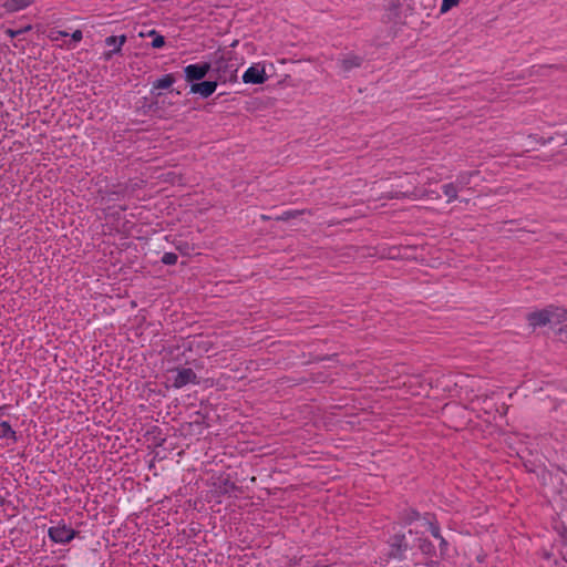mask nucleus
Here are the masks:
<instances>
[{"mask_svg": "<svg viewBox=\"0 0 567 567\" xmlns=\"http://www.w3.org/2000/svg\"><path fill=\"white\" fill-rule=\"evenodd\" d=\"M75 532L72 528L63 526H54L49 529V536L54 543H69L73 539Z\"/></svg>", "mask_w": 567, "mask_h": 567, "instance_id": "5", "label": "nucleus"}, {"mask_svg": "<svg viewBox=\"0 0 567 567\" xmlns=\"http://www.w3.org/2000/svg\"><path fill=\"white\" fill-rule=\"evenodd\" d=\"M58 34L61 35V37H68V32L65 31H58Z\"/></svg>", "mask_w": 567, "mask_h": 567, "instance_id": "30", "label": "nucleus"}, {"mask_svg": "<svg viewBox=\"0 0 567 567\" xmlns=\"http://www.w3.org/2000/svg\"><path fill=\"white\" fill-rule=\"evenodd\" d=\"M175 82V76L173 74H166L161 79H157L155 82H153V89L154 90H162V89H168L171 87Z\"/></svg>", "mask_w": 567, "mask_h": 567, "instance_id": "13", "label": "nucleus"}, {"mask_svg": "<svg viewBox=\"0 0 567 567\" xmlns=\"http://www.w3.org/2000/svg\"><path fill=\"white\" fill-rule=\"evenodd\" d=\"M476 175H478V171L463 172L457 175L456 181L454 183L458 185V189L461 190L465 187H468L472 178Z\"/></svg>", "mask_w": 567, "mask_h": 567, "instance_id": "12", "label": "nucleus"}, {"mask_svg": "<svg viewBox=\"0 0 567 567\" xmlns=\"http://www.w3.org/2000/svg\"><path fill=\"white\" fill-rule=\"evenodd\" d=\"M148 34L154 37V39L151 43L154 49H159V48L164 47L165 39L163 35L157 34L155 30H152Z\"/></svg>", "mask_w": 567, "mask_h": 567, "instance_id": "19", "label": "nucleus"}, {"mask_svg": "<svg viewBox=\"0 0 567 567\" xmlns=\"http://www.w3.org/2000/svg\"><path fill=\"white\" fill-rule=\"evenodd\" d=\"M303 213H305V210H289V212H285L280 216H276L275 219L276 220L286 221V220H289L291 218H296V217L300 216Z\"/></svg>", "mask_w": 567, "mask_h": 567, "instance_id": "18", "label": "nucleus"}, {"mask_svg": "<svg viewBox=\"0 0 567 567\" xmlns=\"http://www.w3.org/2000/svg\"><path fill=\"white\" fill-rule=\"evenodd\" d=\"M460 0H443L441 6V13H446L453 7L457 6Z\"/></svg>", "mask_w": 567, "mask_h": 567, "instance_id": "21", "label": "nucleus"}, {"mask_svg": "<svg viewBox=\"0 0 567 567\" xmlns=\"http://www.w3.org/2000/svg\"><path fill=\"white\" fill-rule=\"evenodd\" d=\"M550 316L548 308L543 309L540 311L530 312L527 315V320L530 326L535 327H543L548 323H550Z\"/></svg>", "mask_w": 567, "mask_h": 567, "instance_id": "8", "label": "nucleus"}, {"mask_svg": "<svg viewBox=\"0 0 567 567\" xmlns=\"http://www.w3.org/2000/svg\"><path fill=\"white\" fill-rule=\"evenodd\" d=\"M125 41H126L125 35H120V37L112 35V37L106 38L105 43L109 47L116 45L115 49L113 50V52H118L121 47L125 43Z\"/></svg>", "mask_w": 567, "mask_h": 567, "instance_id": "15", "label": "nucleus"}, {"mask_svg": "<svg viewBox=\"0 0 567 567\" xmlns=\"http://www.w3.org/2000/svg\"><path fill=\"white\" fill-rule=\"evenodd\" d=\"M559 334L564 340H567V324L559 329Z\"/></svg>", "mask_w": 567, "mask_h": 567, "instance_id": "28", "label": "nucleus"}, {"mask_svg": "<svg viewBox=\"0 0 567 567\" xmlns=\"http://www.w3.org/2000/svg\"><path fill=\"white\" fill-rule=\"evenodd\" d=\"M176 374L173 379V386L176 389L183 388L189 383L197 384V375L190 368L176 369Z\"/></svg>", "mask_w": 567, "mask_h": 567, "instance_id": "3", "label": "nucleus"}, {"mask_svg": "<svg viewBox=\"0 0 567 567\" xmlns=\"http://www.w3.org/2000/svg\"><path fill=\"white\" fill-rule=\"evenodd\" d=\"M0 437H12L16 440V432L8 422L0 423Z\"/></svg>", "mask_w": 567, "mask_h": 567, "instance_id": "16", "label": "nucleus"}, {"mask_svg": "<svg viewBox=\"0 0 567 567\" xmlns=\"http://www.w3.org/2000/svg\"><path fill=\"white\" fill-rule=\"evenodd\" d=\"M550 316V323H560L567 321V310L558 309V308H548Z\"/></svg>", "mask_w": 567, "mask_h": 567, "instance_id": "14", "label": "nucleus"}, {"mask_svg": "<svg viewBox=\"0 0 567 567\" xmlns=\"http://www.w3.org/2000/svg\"><path fill=\"white\" fill-rule=\"evenodd\" d=\"M216 71L218 73V79L224 82L237 80V68L235 62L220 59L216 62Z\"/></svg>", "mask_w": 567, "mask_h": 567, "instance_id": "2", "label": "nucleus"}, {"mask_svg": "<svg viewBox=\"0 0 567 567\" xmlns=\"http://www.w3.org/2000/svg\"><path fill=\"white\" fill-rule=\"evenodd\" d=\"M177 248H178V250H181L183 254H186V251H185V247H181V246H178Z\"/></svg>", "mask_w": 567, "mask_h": 567, "instance_id": "31", "label": "nucleus"}, {"mask_svg": "<svg viewBox=\"0 0 567 567\" xmlns=\"http://www.w3.org/2000/svg\"><path fill=\"white\" fill-rule=\"evenodd\" d=\"M72 40L74 41H81L82 40V31L81 30H75L73 33H72Z\"/></svg>", "mask_w": 567, "mask_h": 567, "instance_id": "25", "label": "nucleus"}, {"mask_svg": "<svg viewBox=\"0 0 567 567\" xmlns=\"http://www.w3.org/2000/svg\"><path fill=\"white\" fill-rule=\"evenodd\" d=\"M177 248H178V250H181L183 254H186V251H185V247H181V246H178Z\"/></svg>", "mask_w": 567, "mask_h": 567, "instance_id": "32", "label": "nucleus"}, {"mask_svg": "<svg viewBox=\"0 0 567 567\" xmlns=\"http://www.w3.org/2000/svg\"><path fill=\"white\" fill-rule=\"evenodd\" d=\"M420 195L417 193L416 189H414L413 192L409 193H402V192H396L394 193L393 195H391V198H400V197H413V198H417Z\"/></svg>", "mask_w": 567, "mask_h": 567, "instance_id": "23", "label": "nucleus"}, {"mask_svg": "<svg viewBox=\"0 0 567 567\" xmlns=\"http://www.w3.org/2000/svg\"><path fill=\"white\" fill-rule=\"evenodd\" d=\"M420 517V514L416 511H411V513L408 516V522L411 523L412 520H415Z\"/></svg>", "mask_w": 567, "mask_h": 567, "instance_id": "26", "label": "nucleus"}, {"mask_svg": "<svg viewBox=\"0 0 567 567\" xmlns=\"http://www.w3.org/2000/svg\"><path fill=\"white\" fill-rule=\"evenodd\" d=\"M423 195L430 196L431 198L439 199L440 195L433 190L425 192Z\"/></svg>", "mask_w": 567, "mask_h": 567, "instance_id": "27", "label": "nucleus"}, {"mask_svg": "<svg viewBox=\"0 0 567 567\" xmlns=\"http://www.w3.org/2000/svg\"><path fill=\"white\" fill-rule=\"evenodd\" d=\"M442 192L447 203H452L458 198V185L455 183H446L442 186Z\"/></svg>", "mask_w": 567, "mask_h": 567, "instance_id": "11", "label": "nucleus"}, {"mask_svg": "<svg viewBox=\"0 0 567 567\" xmlns=\"http://www.w3.org/2000/svg\"><path fill=\"white\" fill-rule=\"evenodd\" d=\"M31 29H32V25L28 24V25H25L24 28L19 29V30L7 29V30L4 31V33H6L8 37H10V38H12V39H13V38H17V37H18V35H20V34H23V33H25V32L30 31Z\"/></svg>", "mask_w": 567, "mask_h": 567, "instance_id": "20", "label": "nucleus"}, {"mask_svg": "<svg viewBox=\"0 0 567 567\" xmlns=\"http://www.w3.org/2000/svg\"><path fill=\"white\" fill-rule=\"evenodd\" d=\"M362 64V58L358 55H348L340 61L341 69L344 72H349L352 69L360 68Z\"/></svg>", "mask_w": 567, "mask_h": 567, "instance_id": "10", "label": "nucleus"}, {"mask_svg": "<svg viewBox=\"0 0 567 567\" xmlns=\"http://www.w3.org/2000/svg\"><path fill=\"white\" fill-rule=\"evenodd\" d=\"M419 548L422 554L431 556L434 553V546L429 539H420Z\"/></svg>", "mask_w": 567, "mask_h": 567, "instance_id": "17", "label": "nucleus"}, {"mask_svg": "<svg viewBox=\"0 0 567 567\" xmlns=\"http://www.w3.org/2000/svg\"><path fill=\"white\" fill-rule=\"evenodd\" d=\"M210 70L209 63L189 64L184 69L187 82L199 81L204 79Z\"/></svg>", "mask_w": 567, "mask_h": 567, "instance_id": "4", "label": "nucleus"}, {"mask_svg": "<svg viewBox=\"0 0 567 567\" xmlns=\"http://www.w3.org/2000/svg\"><path fill=\"white\" fill-rule=\"evenodd\" d=\"M177 261V255L174 252H165L162 257V262L165 265H175Z\"/></svg>", "mask_w": 567, "mask_h": 567, "instance_id": "22", "label": "nucleus"}, {"mask_svg": "<svg viewBox=\"0 0 567 567\" xmlns=\"http://www.w3.org/2000/svg\"><path fill=\"white\" fill-rule=\"evenodd\" d=\"M440 542H442V539H445L441 534H440V537H436Z\"/></svg>", "mask_w": 567, "mask_h": 567, "instance_id": "33", "label": "nucleus"}, {"mask_svg": "<svg viewBox=\"0 0 567 567\" xmlns=\"http://www.w3.org/2000/svg\"><path fill=\"white\" fill-rule=\"evenodd\" d=\"M427 524H429V529L431 532V534L433 535V537H440V527L437 524L431 522L430 519H427Z\"/></svg>", "mask_w": 567, "mask_h": 567, "instance_id": "24", "label": "nucleus"}, {"mask_svg": "<svg viewBox=\"0 0 567 567\" xmlns=\"http://www.w3.org/2000/svg\"><path fill=\"white\" fill-rule=\"evenodd\" d=\"M446 547H447V542L445 539H442V542H440V549H441L442 555L445 553Z\"/></svg>", "mask_w": 567, "mask_h": 567, "instance_id": "29", "label": "nucleus"}, {"mask_svg": "<svg viewBox=\"0 0 567 567\" xmlns=\"http://www.w3.org/2000/svg\"><path fill=\"white\" fill-rule=\"evenodd\" d=\"M410 548L404 534H395L390 540L389 557L402 560Z\"/></svg>", "mask_w": 567, "mask_h": 567, "instance_id": "1", "label": "nucleus"}, {"mask_svg": "<svg viewBox=\"0 0 567 567\" xmlns=\"http://www.w3.org/2000/svg\"><path fill=\"white\" fill-rule=\"evenodd\" d=\"M565 145H567V140L565 141Z\"/></svg>", "mask_w": 567, "mask_h": 567, "instance_id": "34", "label": "nucleus"}, {"mask_svg": "<svg viewBox=\"0 0 567 567\" xmlns=\"http://www.w3.org/2000/svg\"><path fill=\"white\" fill-rule=\"evenodd\" d=\"M34 0H8L3 3L7 12H17L31 6Z\"/></svg>", "mask_w": 567, "mask_h": 567, "instance_id": "9", "label": "nucleus"}, {"mask_svg": "<svg viewBox=\"0 0 567 567\" xmlns=\"http://www.w3.org/2000/svg\"><path fill=\"white\" fill-rule=\"evenodd\" d=\"M267 80L265 69H258L256 66H250L243 75V81L245 83L252 84H261Z\"/></svg>", "mask_w": 567, "mask_h": 567, "instance_id": "6", "label": "nucleus"}, {"mask_svg": "<svg viewBox=\"0 0 567 567\" xmlns=\"http://www.w3.org/2000/svg\"><path fill=\"white\" fill-rule=\"evenodd\" d=\"M217 87V82L215 81H204L200 83H193L190 85V93L199 94L203 97L210 96Z\"/></svg>", "mask_w": 567, "mask_h": 567, "instance_id": "7", "label": "nucleus"}]
</instances>
